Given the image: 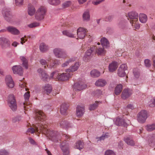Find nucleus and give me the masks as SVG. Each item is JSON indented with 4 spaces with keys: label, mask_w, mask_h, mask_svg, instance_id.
<instances>
[{
    "label": "nucleus",
    "mask_w": 155,
    "mask_h": 155,
    "mask_svg": "<svg viewBox=\"0 0 155 155\" xmlns=\"http://www.w3.org/2000/svg\"><path fill=\"white\" fill-rule=\"evenodd\" d=\"M28 140L29 142L32 144L35 145L36 143L35 141L31 137H29L28 138Z\"/></svg>",
    "instance_id": "nucleus-56"
},
{
    "label": "nucleus",
    "mask_w": 155,
    "mask_h": 155,
    "mask_svg": "<svg viewBox=\"0 0 155 155\" xmlns=\"http://www.w3.org/2000/svg\"><path fill=\"white\" fill-rule=\"evenodd\" d=\"M68 109L67 105L65 104H63L61 106L60 112L63 115H67V110Z\"/></svg>",
    "instance_id": "nucleus-29"
},
{
    "label": "nucleus",
    "mask_w": 155,
    "mask_h": 155,
    "mask_svg": "<svg viewBox=\"0 0 155 155\" xmlns=\"http://www.w3.org/2000/svg\"><path fill=\"white\" fill-rule=\"evenodd\" d=\"M46 11L45 8L43 7L39 8L36 12L35 17L38 21L43 20L44 18Z\"/></svg>",
    "instance_id": "nucleus-5"
},
{
    "label": "nucleus",
    "mask_w": 155,
    "mask_h": 155,
    "mask_svg": "<svg viewBox=\"0 0 155 155\" xmlns=\"http://www.w3.org/2000/svg\"><path fill=\"white\" fill-rule=\"evenodd\" d=\"M9 106L13 111L15 110L17 108V106L15 97L13 94L9 95L8 99Z\"/></svg>",
    "instance_id": "nucleus-6"
},
{
    "label": "nucleus",
    "mask_w": 155,
    "mask_h": 155,
    "mask_svg": "<svg viewBox=\"0 0 155 155\" xmlns=\"http://www.w3.org/2000/svg\"><path fill=\"white\" fill-rule=\"evenodd\" d=\"M127 108L129 109L133 110L134 109V107L132 104H130L127 105Z\"/></svg>",
    "instance_id": "nucleus-59"
},
{
    "label": "nucleus",
    "mask_w": 155,
    "mask_h": 155,
    "mask_svg": "<svg viewBox=\"0 0 155 155\" xmlns=\"http://www.w3.org/2000/svg\"><path fill=\"white\" fill-rule=\"evenodd\" d=\"M9 152L7 150L3 149L0 150V155H9Z\"/></svg>",
    "instance_id": "nucleus-46"
},
{
    "label": "nucleus",
    "mask_w": 155,
    "mask_h": 155,
    "mask_svg": "<svg viewBox=\"0 0 155 155\" xmlns=\"http://www.w3.org/2000/svg\"><path fill=\"white\" fill-rule=\"evenodd\" d=\"M133 74L134 76L136 78H139L140 76L139 71L137 69L135 68L133 69Z\"/></svg>",
    "instance_id": "nucleus-47"
},
{
    "label": "nucleus",
    "mask_w": 155,
    "mask_h": 155,
    "mask_svg": "<svg viewBox=\"0 0 155 155\" xmlns=\"http://www.w3.org/2000/svg\"><path fill=\"white\" fill-rule=\"evenodd\" d=\"M12 69L14 74H18L20 76L23 74V68L20 65H14L12 67Z\"/></svg>",
    "instance_id": "nucleus-12"
},
{
    "label": "nucleus",
    "mask_w": 155,
    "mask_h": 155,
    "mask_svg": "<svg viewBox=\"0 0 155 155\" xmlns=\"http://www.w3.org/2000/svg\"><path fill=\"white\" fill-rule=\"evenodd\" d=\"M140 22L142 23H145L147 21V15L144 14H140L139 16Z\"/></svg>",
    "instance_id": "nucleus-35"
},
{
    "label": "nucleus",
    "mask_w": 155,
    "mask_h": 155,
    "mask_svg": "<svg viewBox=\"0 0 155 155\" xmlns=\"http://www.w3.org/2000/svg\"><path fill=\"white\" fill-rule=\"evenodd\" d=\"M48 3L51 5H57L60 3V0H48Z\"/></svg>",
    "instance_id": "nucleus-41"
},
{
    "label": "nucleus",
    "mask_w": 155,
    "mask_h": 155,
    "mask_svg": "<svg viewBox=\"0 0 155 155\" xmlns=\"http://www.w3.org/2000/svg\"><path fill=\"white\" fill-rule=\"evenodd\" d=\"M146 129L149 131H152L155 129V124H148L146 127Z\"/></svg>",
    "instance_id": "nucleus-42"
},
{
    "label": "nucleus",
    "mask_w": 155,
    "mask_h": 155,
    "mask_svg": "<svg viewBox=\"0 0 155 155\" xmlns=\"http://www.w3.org/2000/svg\"><path fill=\"white\" fill-rule=\"evenodd\" d=\"M68 145V143H63L61 145V148L62 150L64 155H69V151Z\"/></svg>",
    "instance_id": "nucleus-16"
},
{
    "label": "nucleus",
    "mask_w": 155,
    "mask_h": 155,
    "mask_svg": "<svg viewBox=\"0 0 155 155\" xmlns=\"http://www.w3.org/2000/svg\"><path fill=\"white\" fill-rule=\"evenodd\" d=\"M30 97L29 92H26L24 94V98L25 101V102L23 103V107L25 109H26V108H28L30 107V106H28V101L29 100V98Z\"/></svg>",
    "instance_id": "nucleus-21"
},
{
    "label": "nucleus",
    "mask_w": 155,
    "mask_h": 155,
    "mask_svg": "<svg viewBox=\"0 0 155 155\" xmlns=\"http://www.w3.org/2000/svg\"><path fill=\"white\" fill-rule=\"evenodd\" d=\"M72 4L71 1H68L64 2L62 4V6L64 8H66L69 7Z\"/></svg>",
    "instance_id": "nucleus-45"
},
{
    "label": "nucleus",
    "mask_w": 155,
    "mask_h": 155,
    "mask_svg": "<svg viewBox=\"0 0 155 155\" xmlns=\"http://www.w3.org/2000/svg\"><path fill=\"white\" fill-rule=\"evenodd\" d=\"M132 94L131 91L128 89H124L122 94L121 97L125 100L129 97Z\"/></svg>",
    "instance_id": "nucleus-17"
},
{
    "label": "nucleus",
    "mask_w": 155,
    "mask_h": 155,
    "mask_svg": "<svg viewBox=\"0 0 155 155\" xmlns=\"http://www.w3.org/2000/svg\"><path fill=\"white\" fill-rule=\"evenodd\" d=\"M43 89L44 90V92L47 94H50L51 92L52 89L51 85L48 84H46L43 86Z\"/></svg>",
    "instance_id": "nucleus-26"
},
{
    "label": "nucleus",
    "mask_w": 155,
    "mask_h": 155,
    "mask_svg": "<svg viewBox=\"0 0 155 155\" xmlns=\"http://www.w3.org/2000/svg\"><path fill=\"white\" fill-rule=\"evenodd\" d=\"M134 23L133 22H132L131 23H130L131 24L132 26L133 27L135 28L136 29H138L140 28V26L136 22H134Z\"/></svg>",
    "instance_id": "nucleus-52"
},
{
    "label": "nucleus",
    "mask_w": 155,
    "mask_h": 155,
    "mask_svg": "<svg viewBox=\"0 0 155 155\" xmlns=\"http://www.w3.org/2000/svg\"><path fill=\"white\" fill-rule=\"evenodd\" d=\"M114 122L115 124L118 126H123L125 127L127 125V124L124 119L119 117L117 118L114 121Z\"/></svg>",
    "instance_id": "nucleus-18"
},
{
    "label": "nucleus",
    "mask_w": 155,
    "mask_h": 155,
    "mask_svg": "<svg viewBox=\"0 0 155 155\" xmlns=\"http://www.w3.org/2000/svg\"><path fill=\"white\" fill-rule=\"evenodd\" d=\"M125 23L126 22L125 21L121 20L119 22L118 24V26L120 28H123L125 27Z\"/></svg>",
    "instance_id": "nucleus-49"
},
{
    "label": "nucleus",
    "mask_w": 155,
    "mask_h": 155,
    "mask_svg": "<svg viewBox=\"0 0 155 155\" xmlns=\"http://www.w3.org/2000/svg\"><path fill=\"white\" fill-rule=\"evenodd\" d=\"M127 66L126 64H123L119 68L117 74L120 77H123L126 75L125 71L127 69Z\"/></svg>",
    "instance_id": "nucleus-11"
},
{
    "label": "nucleus",
    "mask_w": 155,
    "mask_h": 155,
    "mask_svg": "<svg viewBox=\"0 0 155 155\" xmlns=\"http://www.w3.org/2000/svg\"><path fill=\"white\" fill-rule=\"evenodd\" d=\"M96 52L98 55H104L106 52L104 50L103 47H96L93 46L91 48L88 50L85 53V55L83 57L84 60L85 61H87L89 60V56H90L92 52L94 51L96 49Z\"/></svg>",
    "instance_id": "nucleus-2"
},
{
    "label": "nucleus",
    "mask_w": 155,
    "mask_h": 155,
    "mask_svg": "<svg viewBox=\"0 0 155 155\" xmlns=\"http://www.w3.org/2000/svg\"><path fill=\"white\" fill-rule=\"evenodd\" d=\"M36 10L34 6L31 4H29L28 5V13L30 15H33L35 13Z\"/></svg>",
    "instance_id": "nucleus-25"
},
{
    "label": "nucleus",
    "mask_w": 155,
    "mask_h": 155,
    "mask_svg": "<svg viewBox=\"0 0 155 155\" xmlns=\"http://www.w3.org/2000/svg\"><path fill=\"white\" fill-rule=\"evenodd\" d=\"M7 31L10 33L14 35H18L19 31L15 28L13 26H9L6 28Z\"/></svg>",
    "instance_id": "nucleus-19"
},
{
    "label": "nucleus",
    "mask_w": 155,
    "mask_h": 155,
    "mask_svg": "<svg viewBox=\"0 0 155 155\" xmlns=\"http://www.w3.org/2000/svg\"><path fill=\"white\" fill-rule=\"evenodd\" d=\"M149 105L151 107H153L155 106V98L149 102Z\"/></svg>",
    "instance_id": "nucleus-54"
},
{
    "label": "nucleus",
    "mask_w": 155,
    "mask_h": 155,
    "mask_svg": "<svg viewBox=\"0 0 155 155\" xmlns=\"http://www.w3.org/2000/svg\"><path fill=\"white\" fill-rule=\"evenodd\" d=\"M82 18L83 21H88L90 20V16L88 10L84 12L82 15Z\"/></svg>",
    "instance_id": "nucleus-22"
},
{
    "label": "nucleus",
    "mask_w": 155,
    "mask_h": 155,
    "mask_svg": "<svg viewBox=\"0 0 155 155\" xmlns=\"http://www.w3.org/2000/svg\"><path fill=\"white\" fill-rule=\"evenodd\" d=\"M150 61L148 59H146L144 61V64L147 67H149L151 66Z\"/></svg>",
    "instance_id": "nucleus-50"
},
{
    "label": "nucleus",
    "mask_w": 155,
    "mask_h": 155,
    "mask_svg": "<svg viewBox=\"0 0 155 155\" xmlns=\"http://www.w3.org/2000/svg\"><path fill=\"white\" fill-rule=\"evenodd\" d=\"M123 88V86L120 84L117 85L115 88L114 92L116 95H119L121 92Z\"/></svg>",
    "instance_id": "nucleus-34"
},
{
    "label": "nucleus",
    "mask_w": 155,
    "mask_h": 155,
    "mask_svg": "<svg viewBox=\"0 0 155 155\" xmlns=\"http://www.w3.org/2000/svg\"><path fill=\"white\" fill-rule=\"evenodd\" d=\"M69 63L68 61L67 60L62 64L61 66L62 67H65L68 65Z\"/></svg>",
    "instance_id": "nucleus-58"
},
{
    "label": "nucleus",
    "mask_w": 155,
    "mask_h": 155,
    "mask_svg": "<svg viewBox=\"0 0 155 155\" xmlns=\"http://www.w3.org/2000/svg\"><path fill=\"white\" fill-rule=\"evenodd\" d=\"M36 120L38 122L35 126V129L33 127L29 128L27 130V132L31 134H33L35 130L38 132H42L47 137H49V139L54 142H58L60 140V137L61 135L59 133L54 131H51L47 128V125L45 124L46 122L44 121L45 120L46 117L44 113L41 111H38L36 114Z\"/></svg>",
    "instance_id": "nucleus-1"
},
{
    "label": "nucleus",
    "mask_w": 155,
    "mask_h": 155,
    "mask_svg": "<svg viewBox=\"0 0 155 155\" xmlns=\"http://www.w3.org/2000/svg\"><path fill=\"white\" fill-rule=\"evenodd\" d=\"M63 34L68 37L71 38H75L74 35L72 33L71 31L68 30H64L62 31Z\"/></svg>",
    "instance_id": "nucleus-37"
},
{
    "label": "nucleus",
    "mask_w": 155,
    "mask_h": 155,
    "mask_svg": "<svg viewBox=\"0 0 155 155\" xmlns=\"http://www.w3.org/2000/svg\"><path fill=\"white\" fill-rule=\"evenodd\" d=\"M84 146V143L83 142L81 141H78L75 143L74 147L75 148L81 150L83 148Z\"/></svg>",
    "instance_id": "nucleus-36"
},
{
    "label": "nucleus",
    "mask_w": 155,
    "mask_h": 155,
    "mask_svg": "<svg viewBox=\"0 0 155 155\" xmlns=\"http://www.w3.org/2000/svg\"><path fill=\"white\" fill-rule=\"evenodd\" d=\"M0 44L2 48H6L9 45V41L5 37H2L0 38Z\"/></svg>",
    "instance_id": "nucleus-20"
},
{
    "label": "nucleus",
    "mask_w": 155,
    "mask_h": 155,
    "mask_svg": "<svg viewBox=\"0 0 155 155\" xmlns=\"http://www.w3.org/2000/svg\"><path fill=\"white\" fill-rule=\"evenodd\" d=\"M153 65L155 68V56H153Z\"/></svg>",
    "instance_id": "nucleus-64"
},
{
    "label": "nucleus",
    "mask_w": 155,
    "mask_h": 155,
    "mask_svg": "<svg viewBox=\"0 0 155 155\" xmlns=\"http://www.w3.org/2000/svg\"><path fill=\"white\" fill-rule=\"evenodd\" d=\"M104 155H116L115 153L113 150H108L104 153Z\"/></svg>",
    "instance_id": "nucleus-48"
},
{
    "label": "nucleus",
    "mask_w": 155,
    "mask_h": 155,
    "mask_svg": "<svg viewBox=\"0 0 155 155\" xmlns=\"http://www.w3.org/2000/svg\"><path fill=\"white\" fill-rule=\"evenodd\" d=\"M147 117V112L146 110H142L138 114L137 120L140 123H144Z\"/></svg>",
    "instance_id": "nucleus-7"
},
{
    "label": "nucleus",
    "mask_w": 155,
    "mask_h": 155,
    "mask_svg": "<svg viewBox=\"0 0 155 155\" xmlns=\"http://www.w3.org/2000/svg\"><path fill=\"white\" fill-rule=\"evenodd\" d=\"M37 72L39 74L41 79L43 81H48L49 79H51L50 77L49 78L48 75L42 68H38L37 70Z\"/></svg>",
    "instance_id": "nucleus-9"
},
{
    "label": "nucleus",
    "mask_w": 155,
    "mask_h": 155,
    "mask_svg": "<svg viewBox=\"0 0 155 155\" xmlns=\"http://www.w3.org/2000/svg\"><path fill=\"white\" fill-rule=\"evenodd\" d=\"M51 60V56H49L48 57H46V59H41L39 61L40 63L42 65H45L48 64V62H50Z\"/></svg>",
    "instance_id": "nucleus-23"
},
{
    "label": "nucleus",
    "mask_w": 155,
    "mask_h": 155,
    "mask_svg": "<svg viewBox=\"0 0 155 155\" xmlns=\"http://www.w3.org/2000/svg\"><path fill=\"white\" fill-rule=\"evenodd\" d=\"M40 24L37 22H34L28 25V26L30 28H35L39 26Z\"/></svg>",
    "instance_id": "nucleus-43"
},
{
    "label": "nucleus",
    "mask_w": 155,
    "mask_h": 155,
    "mask_svg": "<svg viewBox=\"0 0 155 155\" xmlns=\"http://www.w3.org/2000/svg\"><path fill=\"white\" fill-rule=\"evenodd\" d=\"M2 13L5 19L8 21L10 22L12 16L10 13V9L6 8H4L2 10Z\"/></svg>",
    "instance_id": "nucleus-10"
},
{
    "label": "nucleus",
    "mask_w": 155,
    "mask_h": 155,
    "mask_svg": "<svg viewBox=\"0 0 155 155\" xmlns=\"http://www.w3.org/2000/svg\"><path fill=\"white\" fill-rule=\"evenodd\" d=\"M20 59L22 62V65L26 69H28V60L24 56H21Z\"/></svg>",
    "instance_id": "nucleus-33"
},
{
    "label": "nucleus",
    "mask_w": 155,
    "mask_h": 155,
    "mask_svg": "<svg viewBox=\"0 0 155 155\" xmlns=\"http://www.w3.org/2000/svg\"><path fill=\"white\" fill-rule=\"evenodd\" d=\"M71 76L70 74L68 73H63L59 74L58 72L54 71L51 74L50 78L51 79L54 78L56 80L64 81L68 79Z\"/></svg>",
    "instance_id": "nucleus-3"
},
{
    "label": "nucleus",
    "mask_w": 155,
    "mask_h": 155,
    "mask_svg": "<svg viewBox=\"0 0 155 155\" xmlns=\"http://www.w3.org/2000/svg\"><path fill=\"white\" fill-rule=\"evenodd\" d=\"M107 84L106 81L103 79H100L96 81L95 85L98 87H103Z\"/></svg>",
    "instance_id": "nucleus-30"
},
{
    "label": "nucleus",
    "mask_w": 155,
    "mask_h": 155,
    "mask_svg": "<svg viewBox=\"0 0 155 155\" xmlns=\"http://www.w3.org/2000/svg\"><path fill=\"white\" fill-rule=\"evenodd\" d=\"M23 0H15L16 5L18 6H21L23 4Z\"/></svg>",
    "instance_id": "nucleus-51"
},
{
    "label": "nucleus",
    "mask_w": 155,
    "mask_h": 155,
    "mask_svg": "<svg viewBox=\"0 0 155 155\" xmlns=\"http://www.w3.org/2000/svg\"><path fill=\"white\" fill-rule=\"evenodd\" d=\"M40 49L41 52H45L49 49L48 45L44 43H41L40 45Z\"/></svg>",
    "instance_id": "nucleus-32"
},
{
    "label": "nucleus",
    "mask_w": 155,
    "mask_h": 155,
    "mask_svg": "<svg viewBox=\"0 0 155 155\" xmlns=\"http://www.w3.org/2000/svg\"><path fill=\"white\" fill-rule=\"evenodd\" d=\"M79 67V64L78 62H76L74 64L71 66L69 68L66 70L67 72H74L77 71Z\"/></svg>",
    "instance_id": "nucleus-24"
},
{
    "label": "nucleus",
    "mask_w": 155,
    "mask_h": 155,
    "mask_svg": "<svg viewBox=\"0 0 155 155\" xmlns=\"http://www.w3.org/2000/svg\"><path fill=\"white\" fill-rule=\"evenodd\" d=\"M55 65H56V63L54 60L52 61V63H50L49 64H48L47 67L49 68H53Z\"/></svg>",
    "instance_id": "nucleus-53"
},
{
    "label": "nucleus",
    "mask_w": 155,
    "mask_h": 155,
    "mask_svg": "<svg viewBox=\"0 0 155 155\" xmlns=\"http://www.w3.org/2000/svg\"><path fill=\"white\" fill-rule=\"evenodd\" d=\"M98 106V102H96L93 104H91L89 107V109L90 110H93L95 109Z\"/></svg>",
    "instance_id": "nucleus-44"
},
{
    "label": "nucleus",
    "mask_w": 155,
    "mask_h": 155,
    "mask_svg": "<svg viewBox=\"0 0 155 155\" xmlns=\"http://www.w3.org/2000/svg\"><path fill=\"white\" fill-rule=\"evenodd\" d=\"M60 125L61 127L65 129H67L71 127L70 124L65 120L62 121L60 124Z\"/></svg>",
    "instance_id": "nucleus-38"
},
{
    "label": "nucleus",
    "mask_w": 155,
    "mask_h": 155,
    "mask_svg": "<svg viewBox=\"0 0 155 155\" xmlns=\"http://www.w3.org/2000/svg\"><path fill=\"white\" fill-rule=\"evenodd\" d=\"M91 77L96 78L99 77L100 75V72L96 70L91 71L90 73Z\"/></svg>",
    "instance_id": "nucleus-40"
},
{
    "label": "nucleus",
    "mask_w": 155,
    "mask_h": 155,
    "mask_svg": "<svg viewBox=\"0 0 155 155\" xmlns=\"http://www.w3.org/2000/svg\"><path fill=\"white\" fill-rule=\"evenodd\" d=\"M5 82L8 87L10 88H13L14 86V83L10 75H7L6 76Z\"/></svg>",
    "instance_id": "nucleus-15"
},
{
    "label": "nucleus",
    "mask_w": 155,
    "mask_h": 155,
    "mask_svg": "<svg viewBox=\"0 0 155 155\" xmlns=\"http://www.w3.org/2000/svg\"><path fill=\"white\" fill-rule=\"evenodd\" d=\"M127 17L130 19V23L132 22L134 23V22H135L138 21V14L135 12L132 11L128 13Z\"/></svg>",
    "instance_id": "nucleus-8"
},
{
    "label": "nucleus",
    "mask_w": 155,
    "mask_h": 155,
    "mask_svg": "<svg viewBox=\"0 0 155 155\" xmlns=\"http://www.w3.org/2000/svg\"><path fill=\"white\" fill-rule=\"evenodd\" d=\"M124 141L128 145L134 146L135 144L133 140L129 137H126L124 138Z\"/></svg>",
    "instance_id": "nucleus-39"
},
{
    "label": "nucleus",
    "mask_w": 155,
    "mask_h": 155,
    "mask_svg": "<svg viewBox=\"0 0 155 155\" xmlns=\"http://www.w3.org/2000/svg\"><path fill=\"white\" fill-rule=\"evenodd\" d=\"M76 60V57H73L70 58L68 60V61L70 63L75 61Z\"/></svg>",
    "instance_id": "nucleus-57"
},
{
    "label": "nucleus",
    "mask_w": 155,
    "mask_h": 155,
    "mask_svg": "<svg viewBox=\"0 0 155 155\" xmlns=\"http://www.w3.org/2000/svg\"><path fill=\"white\" fill-rule=\"evenodd\" d=\"M87 30L86 29L82 27H79L77 31L78 37L80 39H83L86 35Z\"/></svg>",
    "instance_id": "nucleus-13"
},
{
    "label": "nucleus",
    "mask_w": 155,
    "mask_h": 155,
    "mask_svg": "<svg viewBox=\"0 0 155 155\" xmlns=\"http://www.w3.org/2000/svg\"><path fill=\"white\" fill-rule=\"evenodd\" d=\"M107 137V135H106V134H105L104 136L103 135L100 137L99 139L100 140H104L105 138Z\"/></svg>",
    "instance_id": "nucleus-60"
},
{
    "label": "nucleus",
    "mask_w": 155,
    "mask_h": 155,
    "mask_svg": "<svg viewBox=\"0 0 155 155\" xmlns=\"http://www.w3.org/2000/svg\"><path fill=\"white\" fill-rule=\"evenodd\" d=\"M118 147L120 148H122L123 146V144L122 142L121 141H120L118 143Z\"/></svg>",
    "instance_id": "nucleus-61"
},
{
    "label": "nucleus",
    "mask_w": 155,
    "mask_h": 155,
    "mask_svg": "<svg viewBox=\"0 0 155 155\" xmlns=\"http://www.w3.org/2000/svg\"><path fill=\"white\" fill-rule=\"evenodd\" d=\"M105 0H98L97 1L93 2V4L95 5H97L101 3L102 2H103Z\"/></svg>",
    "instance_id": "nucleus-55"
},
{
    "label": "nucleus",
    "mask_w": 155,
    "mask_h": 155,
    "mask_svg": "<svg viewBox=\"0 0 155 155\" xmlns=\"http://www.w3.org/2000/svg\"><path fill=\"white\" fill-rule=\"evenodd\" d=\"M101 42L102 47L103 48H107L109 46V43L107 38H102L101 39Z\"/></svg>",
    "instance_id": "nucleus-31"
},
{
    "label": "nucleus",
    "mask_w": 155,
    "mask_h": 155,
    "mask_svg": "<svg viewBox=\"0 0 155 155\" xmlns=\"http://www.w3.org/2000/svg\"><path fill=\"white\" fill-rule=\"evenodd\" d=\"M117 63L113 61L109 65V71L110 72H113L117 69Z\"/></svg>",
    "instance_id": "nucleus-27"
},
{
    "label": "nucleus",
    "mask_w": 155,
    "mask_h": 155,
    "mask_svg": "<svg viewBox=\"0 0 155 155\" xmlns=\"http://www.w3.org/2000/svg\"><path fill=\"white\" fill-rule=\"evenodd\" d=\"M53 53L55 56L59 58L65 59L68 57L67 52L60 48H56L53 50Z\"/></svg>",
    "instance_id": "nucleus-4"
},
{
    "label": "nucleus",
    "mask_w": 155,
    "mask_h": 155,
    "mask_svg": "<svg viewBox=\"0 0 155 155\" xmlns=\"http://www.w3.org/2000/svg\"><path fill=\"white\" fill-rule=\"evenodd\" d=\"M87 87V85L81 83H75L73 85V88L76 91H81L85 89Z\"/></svg>",
    "instance_id": "nucleus-14"
},
{
    "label": "nucleus",
    "mask_w": 155,
    "mask_h": 155,
    "mask_svg": "<svg viewBox=\"0 0 155 155\" xmlns=\"http://www.w3.org/2000/svg\"><path fill=\"white\" fill-rule=\"evenodd\" d=\"M87 0H78V1L79 4H81L85 2Z\"/></svg>",
    "instance_id": "nucleus-62"
},
{
    "label": "nucleus",
    "mask_w": 155,
    "mask_h": 155,
    "mask_svg": "<svg viewBox=\"0 0 155 155\" xmlns=\"http://www.w3.org/2000/svg\"><path fill=\"white\" fill-rule=\"evenodd\" d=\"M76 112V115L78 117H81L84 113V108L83 107L78 106Z\"/></svg>",
    "instance_id": "nucleus-28"
},
{
    "label": "nucleus",
    "mask_w": 155,
    "mask_h": 155,
    "mask_svg": "<svg viewBox=\"0 0 155 155\" xmlns=\"http://www.w3.org/2000/svg\"><path fill=\"white\" fill-rule=\"evenodd\" d=\"M17 119V118H16V117L13 118L12 120V121L13 122L15 123L17 122H18Z\"/></svg>",
    "instance_id": "nucleus-63"
}]
</instances>
